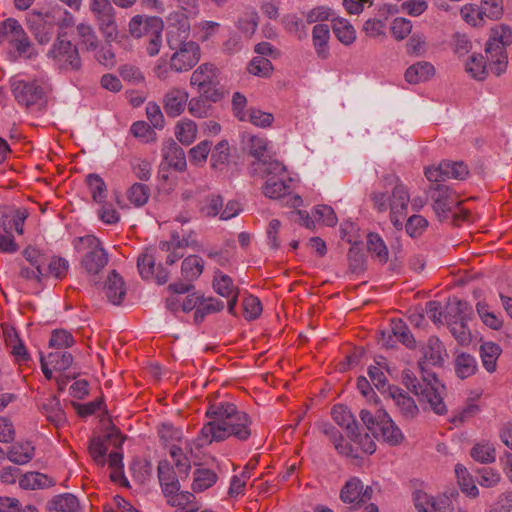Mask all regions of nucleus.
<instances>
[{
    "label": "nucleus",
    "instance_id": "nucleus-12",
    "mask_svg": "<svg viewBox=\"0 0 512 512\" xmlns=\"http://www.w3.org/2000/svg\"><path fill=\"white\" fill-rule=\"evenodd\" d=\"M204 262L197 255L186 257L181 266V274L185 282H175L168 286V289L175 294L189 293L194 289L192 281L197 279L203 272Z\"/></svg>",
    "mask_w": 512,
    "mask_h": 512
},
{
    "label": "nucleus",
    "instance_id": "nucleus-35",
    "mask_svg": "<svg viewBox=\"0 0 512 512\" xmlns=\"http://www.w3.org/2000/svg\"><path fill=\"white\" fill-rule=\"evenodd\" d=\"M313 45L319 58L327 59L329 56L328 40L330 29L327 24H317L312 30Z\"/></svg>",
    "mask_w": 512,
    "mask_h": 512
},
{
    "label": "nucleus",
    "instance_id": "nucleus-25",
    "mask_svg": "<svg viewBox=\"0 0 512 512\" xmlns=\"http://www.w3.org/2000/svg\"><path fill=\"white\" fill-rule=\"evenodd\" d=\"M389 396L405 419H414L419 409L412 397L397 386H389Z\"/></svg>",
    "mask_w": 512,
    "mask_h": 512
},
{
    "label": "nucleus",
    "instance_id": "nucleus-15",
    "mask_svg": "<svg viewBox=\"0 0 512 512\" xmlns=\"http://www.w3.org/2000/svg\"><path fill=\"white\" fill-rule=\"evenodd\" d=\"M410 194L407 187L397 179L390 199V220L397 230H402L408 213Z\"/></svg>",
    "mask_w": 512,
    "mask_h": 512
},
{
    "label": "nucleus",
    "instance_id": "nucleus-19",
    "mask_svg": "<svg viewBox=\"0 0 512 512\" xmlns=\"http://www.w3.org/2000/svg\"><path fill=\"white\" fill-rule=\"evenodd\" d=\"M137 267L140 275L144 279L154 278L158 284H164L168 281V271L161 265L155 267V256L149 249L139 255Z\"/></svg>",
    "mask_w": 512,
    "mask_h": 512
},
{
    "label": "nucleus",
    "instance_id": "nucleus-22",
    "mask_svg": "<svg viewBox=\"0 0 512 512\" xmlns=\"http://www.w3.org/2000/svg\"><path fill=\"white\" fill-rule=\"evenodd\" d=\"M249 171L252 176H259L265 181L273 178L277 182L289 178L286 167L278 160L269 163L251 162Z\"/></svg>",
    "mask_w": 512,
    "mask_h": 512
},
{
    "label": "nucleus",
    "instance_id": "nucleus-26",
    "mask_svg": "<svg viewBox=\"0 0 512 512\" xmlns=\"http://www.w3.org/2000/svg\"><path fill=\"white\" fill-rule=\"evenodd\" d=\"M104 293L108 301L114 305H120L126 296L124 279L113 270L109 273L104 285Z\"/></svg>",
    "mask_w": 512,
    "mask_h": 512
},
{
    "label": "nucleus",
    "instance_id": "nucleus-59",
    "mask_svg": "<svg viewBox=\"0 0 512 512\" xmlns=\"http://www.w3.org/2000/svg\"><path fill=\"white\" fill-rule=\"evenodd\" d=\"M455 472L458 477V483L461 491L470 497H477L479 490L474 484L473 479L468 475L466 468L461 465H457Z\"/></svg>",
    "mask_w": 512,
    "mask_h": 512
},
{
    "label": "nucleus",
    "instance_id": "nucleus-4",
    "mask_svg": "<svg viewBox=\"0 0 512 512\" xmlns=\"http://www.w3.org/2000/svg\"><path fill=\"white\" fill-rule=\"evenodd\" d=\"M74 247L83 252L80 264L89 275L99 274L108 264V254L96 236L78 237L74 240Z\"/></svg>",
    "mask_w": 512,
    "mask_h": 512
},
{
    "label": "nucleus",
    "instance_id": "nucleus-21",
    "mask_svg": "<svg viewBox=\"0 0 512 512\" xmlns=\"http://www.w3.org/2000/svg\"><path fill=\"white\" fill-rule=\"evenodd\" d=\"M375 438H382L390 445H398L403 440L401 430L395 425L385 410H379V425L373 433Z\"/></svg>",
    "mask_w": 512,
    "mask_h": 512
},
{
    "label": "nucleus",
    "instance_id": "nucleus-58",
    "mask_svg": "<svg viewBox=\"0 0 512 512\" xmlns=\"http://www.w3.org/2000/svg\"><path fill=\"white\" fill-rule=\"evenodd\" d=\"M230 149L227 141H220L212 150L211 166L214 169H222L229 162Z\"/></svg>",
    "mask_w": 512,
    "mask_h": 512
},
{
    "label": "nucleus",
    "instance_id": "nucleus-3",
    "mask_svg": "<svg viewBox=\"0 0 512 512\" xmlns=\"http://www.w3.org/2000/svg\"><path fill=\"white\" fill-rule=\"evenodd\" d=\"M512 43V28L507 24H497L490 29L485 52L491 71L499 76L508 65L506 47Z\"/></svg>",
    "mask_w": 512,
    "mask_h": 512
},
{
    "label": "nucleus",
    "instance_id": "nucleus-48",
    "mask_svg": "<svg viewBox=\"0 0 512 512\" xmlns=\"http://www.w3.org/2000/svg\"><path fill=\"white\" fill-rule=\"evenodd\" d=\"M470 455L475 461L483 464L493 463L496 460V450L489 442L475 444Z\"/></svg>",
    "mask_w": 512,
    "mask_h": 512
},
{
    "label": "nucleus",
    "instance_id": "nucleus-36",
    "mask_svg": "<svg viewBox=\"0 0 512 512\" xmlns=\"http://www.w3.org/2000/svg\"><path fill=\"white\" fill-rule=\"evenodd\" d=\"M42 412L46 419L56 428L64 426L67 422L66 414L60 406V402L55 397H50L42 405Z\"/></svg>",
    "mask_w": 512,
    "mask_h": 512
},
{
    "label": "nucleus",
    "instance_id": "nucleus-5",
    "mask_svg": "<svg viewBox=\"0 0 512 512\" xmlns=\"http://www.w3.org/2000/svg\"><path fill=\"white\" fill-rule=\"evenodd\" d=\"M49 91V85L42 80H18L12 84V92L16 101L27 108H44Z\"/></svg>",
    "mask_w": 512,
    "mask_h": 512
},
{
    "label": "nucleus",
    "instance_id": "nucleus-33",
    "mask_svg": "<svg viewBox=\"0 0 512 512\" xmlns=\"http://www.w3.org/2000/svg\"><path fill=\"white\" fill-rule=\"evenodd\" d=\"M112 435L107 434L103 437L97 436L93 437L89 443V454L93 461L98 465L103 467L106 463V454L109 448V444L111 441Z\"/></svg>",
    "mask_w": 512,
    "mask_h": 512
},
{
    "label": "nucleus",
    "instance_id": "nucleus-37",
    "mask_svg": "<svg viewBox=\"0 0 512 512\" xmlns=\"http://www.w3.org/2000/svg\"><path fill=\"white\" fill-rule=\"evenodd\" d=\"M50 511L55 512H77L80 504L78 498L71 493H63L54 496L48 503Z\"/></svg>",
    "mask_w": 512,
    "mask_h": 512
},
{
    "label": "nucleus",
    "instance_id": "nucleus-27",
    "mask_svg": "<svg viewBox=\"0 0 512 512\" xmlns=\"http://www.w3.org/2000/svg\"><path fill=\"white\" fill-rule=\"evenodd\" d=\"M157 472L164 495H169L180 490L177 473L169 461H160L158 463Z\"/></svg>",
    "mask_w": 512,
    "mask_h": 512
},
{
    "label": "nucleus",
    "instance_id": "nucleus-42",
    "mask_svg": "<svg viewBox=\"0 0 512 512\" xmlns=\"http://www.w3.org/2000/svg\"><path fill=\"white\" fill-rule=\"evenodd\" d=\"M151 189L148 185L140 182L133 183L126 191L128 201L134 207H143L149 201Z\"/></svg>",
    "mask_w": 512,
    "mask_h": 512
},
{
    "label": "nucleus",
    "instance_id": "nucleus-47",
    "mask_svg": "<svg viewBox=\"0 0 512 512\" xmlns=\"http://www.w3.org/2000/svg\"><path fill=\"white\" fill-rule=\"evenodd\" d=\"M390 332L405 346L412 348L415 345V339L409 328L402 319H392L390 323Z\"/></svg>",
    "mask_w": 512,
    "mask_h": 512
},
{
    "label": "nucleus",
    "instance_id": "nucleus-52",
    "mask_svg": "<svg viewBox=\"0 0 512 512\" xmlns=\"http://www.w3.org/2000/svg\"><path fill=\"white\" fill-rule=\"evenodd\" d=\"M331 415L333 420L341 427L346 428L349 433L353 429H358L355 419L349 409L344 405H335L332 408Z\"/></svg>",
    "mask_w": 512,
    "mask_h": 512
},
{
    "label": "nucleus",
    "instance_id": "nucleus-18",
    "mask_svg": "<svg viewBox=\"0 0 512 512\" xmlns=\"http://www.w3.org/2000/svg\"><path fill=\"white\" fill-rule=\"evenodd\" d=\"M292 179L289 177L286 180H279L274 182L273 178L266 180L262 189L265 196L271 199H280L288 196L287 204L293 208L302 205V198L299 195L290 196L291 194Z\"/></svg>",
    "mask_w": 512,
    "mask_h": 512
},
{
    "label": "nucleus",
    "instance_id": "nucleus-41",
    "mask_svg": "<svg viewBox=\"0 0 512 512\" xmlns=\"http://www.w3.org/2000/svg\"><path fill=\"white\" fill-rule=\"evenodd\" d=\"M34 451L30 442L15 443L7 451V458L15 464L23 465L34 457Z\"/></svg>",
    "mask_w": 512,
    "mask_h": 512
},
{
    "label": "nucleus",
    "instance_id": "nucleus-16",
    "mask_svg": "<svg viewBox=\"0 0 512 512\" xmlns=\"http://www.w3.org/2000/svg\"><path fill=\"white\" fill-rule=\"evenodd\" d=\"M28 24L40 44L48 43L55 34L56 22L50 13L33 11L29 14Z\"/></svg>",
    "mask_w": 512,
    "mask_h": 512
},
{
    "label": "nucleus",
    "instance_id": "nucleus-38",
    "mask_svg": "<svg viewBox=\"0 0 512 512\" xmlns=\"http://www.w3.org/2000/svg\"><path fill=\"white\" fill-rule=\"evenodd\" d=\"M157 434L161 444L165 448L169 449L173 446H179V443H181L183 439L182 430L170 423L159 424L157 427Z\"/></svg>",
    "mask_w": 512,
    "mask_h": 512
},
{
    "label": "nucleus",
    "instance_id": "nucleus-20",
    "mask_svg": "<svg viewBox=\"0 0 512 512\" xmlns=\"http://www.w3.org/2000/svg\"><path fill=\"white\" fill-rule=\"evenodd\" d=\"M413 502L418 512H445L450 503L444 495L434 497L421 489L413 492Z\"/></svg>",
    "mask_w": 512,
    "mask_h": 512
},
{
    "label": "nucleus",
    "instance_id": "nucleus-14",
    "mask_svg": "<svg viewBox=\"0 0 512 512\" xmlns=\"http://www.w3.org/2000/svg\"><path fill=\"white\" fill-rule=\"evenodd\" d=\"M168 22L166 40L169 48L185 46L186 43H190L191 25L186 14L182 12L171 13Z\"/></svg>",
    "mask_w": 512,
    "mask_h": 512
},
{
    "label": "nucleus",
    "instance_id": "nucleus-32",
    "mask_svg": "<svg viewBox=\"0 0 512 512\" xmlns=\"http://www.w3.org/2000/svg\"><path fill=\"white\" fill-rule=\"evenodd\" d=\"M435 74L434 66L426 61L411 65L405 72V79L411 84L427 81Z\"/></svg>",
    "mask_w": 512,
    "mask_h": 512
},
{
    "label": "nucleus",
    "instance_id": "nucleus-61",
    "mask_svg": "<svg viewBox=\"0 0 512 512\" xmlns=\"http://www.w3.org/2000/svg\"><path fill=\"white\" fill-rule=\"evenodd\" d=\"M75 344L73 335L64 329H56L52 332L49 345L56 350H63Z\"/></svg>",
    "mask_w": 512,
    "mask_h": 512
},
{
    "label": "nucleus",
    "instance_id": "nucleus-6",
    "mask_svg": "<svg viewBox=\"0 0 512 512\" xmlns=\"http://www.w3.org/2000/svg\"><path fill=\"white\" fill-rule=\"evenodd\" d=\"M3 43L13 47L20 57L31 58L35 54L28 35L14 18L0 22V44Z\"/></svg>",
    "mask_w": 512,
    "mask_h": 512
},
{
    "label": "nucleus",
    "instance_id": "nucleus-45",
    "mask_svg": "<svg viewBox=\"0 0 512 512\" xmlns=\"http://www.w3.org/2000/svg\"><path fill=\"white\" fill-rule=\"evenodd\" d=\"M169 455L172 458L177 473L180 478H188L192 468L189 457L184 453L180 446H173L169 449Z\"/></svg>",
    "mask_w": 512,
    "mask_h": 512
},
{
    "label": "nucleus",
    "instance_id": "nucleus-46",
    "mask_svg": "<svg viewBox=\"0 0 512 512\" xmlns=\"http://www.w3.org/2000/svg\"><path fill=\"white\" fill-rule=\"evenodd\" d=\"M363 489L362 482L357 477L349 479L340 491V499L344 503L360 504V495Z\"/></svg>",
    "mask_w": 512,
    "mask_h": 512
},
{
    "label": "nucleus",
    "instance_id": "nucleus-54",
    "mask_svg": "<svg viewBox=\"0 0 512 512\" xmlns=\"http://www.w3.org/2000/svg\"><path fill=\"white\" fill-rule=\"evenodd\" d=\"M368 251L374 255L380 262L385 263L388 260V249L383 239L377 233H369L367 236Z\"/></svg>",
    "mask_w": 512,
    "mask_h": 512
},
{
    "label": "nucleus",
    "instance_id": "nucleus-39",
    "mask_svg": "<svg viewBox=\"0 0 512 512\" xmlns=\"http://www.w3.org/2000/svg\"><path fill=\"white\" fill-rule=\"evenodd\" d=\"M198 133L197 125L191 119L184 118L175 125V137L183 145L192 144Z\"/></svg>",
    "mask_w": 512,
    "mask_h": 512
},
{
    "label": "nucleus",
    "instance_id": "nucleus-60",
    "mask_svg": "<svg viewBox=\"0 0 512 512\" xmlns=\"http://www.w3.org/2000/svg\"><path fill=\"white\" fill-rule=\"evenodd\" d=\"M447 326L459 345L467 346L471 343L472 335L467 326V321L452 322Z\"/></svg>",
    "mask_w": 512,
    "mask_h": 512
},
{
    "label": "nucleus",
    "instance_id": "nucleus-51",
    "mask_svg": "<svg viewBox=\"0 0 512 512\" xmlns=\"http://www.w3.org/2000/svg\"><path fill=\"white\" fill-rule=\"evenodd\" d=\"M167 497V503L173 507H177V510H183L188 508L198 507V503L196 502V498L191 492H174L169 495H165Z\"/></svg>",
    "mask_w": 512,
    "mask_h": 512
},
{
    "label": "nucleus",
    "instance_id": "nucleus-2",
    "mask_svg": "<svg viewBox=\"0 0 512 512\" xmlns=\"http://www.w3.org/2000/svg\"><path fill=\"white\" fill-rule=\"evenodd\" d=\"M205 415L210 421L200 430L198 440L201 444L221 442L230 437L244 442L252 435L251 417L233 403H213L209 405Z\"/></svg>",
    "mask_w": 512,
    "mask_h": 512
},
{
    "label": "nucleus",
    "instance_id": "nucleus-43",
    "mask_svg": "<svg viewBox=\"0 0 512 512\" xmlns=\"http://www.w3.org/2000/svg\"><path fill=\"white\" fill-rule=\"evenodd\" d=\"M224 309V302L213 297H201L200 303L194 314V321L201 323L207 315L220 312Z\"/></svg>",
    "mask_w": 512,
    "mask_h": 512
},
{
    "label": "nucleus",
    "instance_id": "nucleus-34",
    "mask_svg": "<svg viewBox=\"0 0 512 512\" xmlns=\"http://www.w3.org/2000/svg\"><path fill=\"white\" fill-rule=\"evenodd\" d=\"M218 480L217 473L209 468L198 467L193 472L192 490L195 493L203 492L212 487Z\"/></svg>",
    "mask_w": 512,
    "mask_h": 512
},
{
    "label": "nucleus",
    "instance_id": "nucleus-40",
    "mask_svg": "<svg viewBox=\"0 0 512 512\" xmlns=\"http://www.w3.org/2000/svg\"><path fill=\"white\" fill-rule=\"evenodd\" d=\"M163 157L168 165L177 171H184L187 167L184 150L175 142L170 143L163 150Z\"/></svg>",
    "mask_w": 512,
    "mask_h": 512
},
{
    "label": "nucleus",
    "instance_id": "nucleus-11",
    "mask_svg": "<svg viewBox=\"0 0 512 512\" xmlns=\"http://www.w3.org/2000/svg\"><path fill=\"white\" fill-rule=\"evenodd\" d=\"M424 174L431 182H441L450 178L464 180L469 175V169L462 161L444 160L437 166L426 167Z\"/></svg>",
    "mask_w": 512,
    "mask_h": 512
},
{
    "label": "nucleus",
    "instance_id": "nucleus-24",
    "mask_svg": "<svg viewBox=\"0 0 512 512\" xmlns=\"http://www.w3.org/2000/svg\"><path fill=\"white\" fill-rule=\"evenodd\" d=\"M151 25L163 27V21L154 16L135 15L128 23V31L133 38H146L154 30Z\"/></svg>",
    "mask_w": 512,
    "mask_h": 512
},
{
    "label": "nucleus",
    "instance_id": "nucleus-62",
    "mask_svg": "<svg viewBox=\"0 0 512 512\" xmlns=\"http://www.w3.org/2000/svg\"><path fill=\"white\" fill-rule=\"evenodd\" d=\"M413 25L409 19L396 17L391 22L390 31L396 41L404 40L412 31Z\"/></svg>",
    "mask_w": 512,
    "mask_h": 512
},
{
    "label": "nucleus",
    "instance_id": "nucleus-44",
    "mask_svg": "<svg viewBox=\"0 0 512 512\" xmlns=\"http://www.w3.org/2000/svg\"><path fill=\"white\" fill-rule=\"evenodd\" d=\"M268 140L264 137L252 136L249 139L248 153L254 158L252 162L269 163L272 162L270 156L267 155Z\"/></svg>",
    "mask_w": 512,
    "mask_h": 512
},
{
    "label": "nucleus",
    "instance_id": "nucleus-64",
    "mask_svg": "<svg viewBox=\"0 0 512 512\" xmlns=\"http://www.w3.org/2000/svg\"><path fill=\"white\" fill-rule=\"evenodd\" d=\"M272 70L273 66L271 61L262 56L254 57L248 65L249 73L255 76L268 77L272 73Z\"/></svg>",
    "mask_w": 512,
    "mask_h": 512
},
{
    "label": "nucleus",
    "instance_id": "nucleus-28",
    "mask_svg": "<svg viewBox=\"0 0 512 512\" xmlns=\"http://www.w3.org/2000/svg\"><path fill=\"white\" fill-rule=\"evenodd\" d=\"M472 315L471 306L456 298L449 300L444 313V319L447 325L452 322L468 321Z\"/></svg>",
    "mask_w": 512,
    "mask_h": 512
},
{
    "label": "nucleus",
    "instance_id": "nucleus-49",
    "mask_svg": "<svg viewBox=\"0 0 512 512\" xmlns=\"http://www.w3.org/2000/svg\"><path fill=\"white\" fill-rule=\"evenodd\" d=\"M22 255L28 266L34 268L39 273H45L44 267L47 263L46 254L33 246H27L23 251Z\"/></svg>",
    "mask_w": 512,
    "mask_h": 512
},
{
    "label": "nucleus",
    "instance_id": "nucleus-29",
    "mask_svg": "<svg viewBox=\"0 0 512 512\" xmlns=\"http://www.w3.org/2000/svg\"><path fill=\"white\" fill-rule=\"evenodd\" d=\"M453 364L455 374L462 380L473 376L478 370L476 358L465 352L457 353Z\"/></svg>",
    "mask_w": 512,
    "mask_h": 512
},
{
    "label": "nucleus",
    "instance_id": "nucleus-50",
    "mask_svg": "<svg viewBox=\"0 0 512 512\" xmlns=\"http://www.w3.org/2000/svg\"><path fill=\"white\" fill-rule=\"evenodd\" d=\"M76 30L79 42L86 50L95 51L98 48L99 39L91 25L80 23Z\"/></svg>",
    "mask_w": 512,
    "mask_h": 512
},
{
    "label": "nucleus",
    "instance_id": "nucleus-63",
    "mask_svg": "<svg viewBox=\"0 0 512 512\" xmlns=\"http://www.w3.org/2000/svg\"><path fill=\"white\" fill-rule=\"evenodd\" d=\"M130 167L133 174L143 182L149 181L152 176V163L143 158L131 160Z\"/></svg>",
    "mask_w": 512,
    "mask_h": 512
},
{
    "label": "nucleus",
    "instance_id": "nucleus-30",
    "mask_svg": "<svg viewBox=\"0 0 512 512\" xmlns=\"http://www.w3.org/2000/svg\"><path fill=\"white\" fill-rule=\"evenodd\" d=\"M55 480L40 472H27L19 478V485L26 490L45 489L55 485Z\"/></svg>",
    "mask_w": 512,
    "mask_h": 512
},
{
    "label": "nucleus",
    "instance_id": "nucleus-53",
    "mask_svg": "<svg viewBox=\"0 0 512 512\" xmlns=\"http://www.w3.org/2000/svg\"><path fill=\"white\" fill-rule=\"evenodd\" d=\"M333 31L338 40L345 45L352 44L356 39L353 26L345 19H335Z\"/></svg>",
    "mask_w": 512,
    "mask_h": 512
},
{
    "label": "nucleus",
    "instance_id": "nucleus-1",
    "mask_svg": "<svg viewBox=\"0 0 512 512\" xmlns=\"http://www.w3.org/2000/svg\"><path fill=\"white\" fill-rule=\"evenodd\" d=\"M445 357H447V351L444 344L438 337L431 336L423 347V357L418 362L422 381H419L411 370L407 369L402 373L404 386L418 397L419 402H426L431 410L439 415L447 411L441 396L444 386L430 366L442 367Z\"/></svg>",
    "mask_w": 512,
    "mask_h": 512
},
{
    "label": "nucleus",
    "instance_id": "nucleus-7",
    "mask_svg": "<svg viewBox=\"0 0 512 512\" xmlns=\"http://www.w3.org/2000/svg\"><path fill=\"white\" fill-rule=\"evenodd\" d=\"M48 57L54 64L64 71H79L82 68V61L79 50L71 41L65 40L58 35L52 48L48 52Z\"/></svg>",
    "mask_w": 512,
    "mask_h": 512
},
{
    "label": "nucleus",
    "instance_id": "nucleus-8",
    "mask_svg": "<svg viewBox=\"0 0 512 512\" xmlns=\"http://www.w3.org/2000/svg\"><path fill=\"white\" fill-rule=\"evenodd\" d=\"M218 69L212 63H203L191 75L190 84L197 86L199 93L211 102L221 99L222 93L217 88Z\"/></svg>",
    "mask_w": 512,
    "mask_h": 512
},
{
    "label": "nucleus",
    "instance_id": "nucleus-55",
    "mask_svg": "<svg viewBox=\"0 0 512 512\" xmlns=\"http://www.w3.org/2000/svg\"><path fill=\"white\" fill-rule=\"evenodd\" d=\"M86 183L93 200L102 203L107 196V187L104 180L97 174H89L86 177Z\"/></svg>",
    "mask_w": 512,
    "mask_h": 512
},
{
    "label": "nucleus",
    "instance_id": "nucleus-17",
    "mask_svg": "<svg viewBox=\"0 0 512 512\" xmlns=\"http://www.w3.org/2000/svg\"><path fill=\"white\" fill-rule=\"evenodd\" d=\"M213 288L217 294L227 298L228 312L235 315L239 297V288L234 285L232 278L219 270L215 271Z\"/></svg>",
    "mask_w": 512,
    "mask_h": 512
},
{
    "label": "nucleus",
    "instance_id": "nucleus-57",
    "mask_svg": "<svg viewBox=\"0 0 512 512\" xmlns=\"http://www.w3.org/2000/svg\"><path fill=\"white\" fill-rule=\"evenodd\" d=\"M212 142L203 140L196 146L192 147L188 152L189 161L196 166H202L207 160L211 151Z\"/></svg>",
    "mask_w": 512,
    "mask_h": 512
},
{
    "label": "nucleus",
    "instance_id": "nucleus-56",
    "mask_svg": "<svg viewBox=\"0 0 512 512\" xmlns=\"http://www.w3.org/2000/svg\"><path fill=\"white\" fill-rule=\"evenodd\" d=\"M47 358L50 366L56 371H65L70 368L73 363L72 354L64 350L50 352Z\"/></svg>",
    "mask_w": 512,
    "mask_h": 512
},
{
    "label": "nucleus",
    "instance_id": "nucleus-23",
    "mask_svg": "<svg viewBox=\"0 0 512 512\" xmlns=\"http://www.w3.org/2000/svg\"><path fill=\"white\" fill-rule=\"evenodd\" d=\"M189 94L181 88H171L163 97V108L168 117L175 118L181 115L187 105Z\"/></svg>",
    "mask_w": 512,
    "mask_h": 512
},
{
    "label": "nucleus",
    "instance_id": "nucleus-9",
    "mask_svg": "<svg viewBox=\"0 0 512 512\" xmlns=\"http://www.w3.org/2000/svg\"><path fill=\"white\" fill-rule=\"evenodd\" d=\"M89 9L94 16L99 31L107 40H115L118 35L116 12L110 0H91Z\"/></svg>",
    "mask_w": 512,
    "mask_h": 512
},
{
    "label": "nucleus",
    "instance_id": "nucleus-13",
    "mask_svg": "<svg viewBox=\"0 0 512 512\" xmlns=\"http://www.w3.org/2000/svg\"><path fill=\"white\" fill-rule=\"evenodd\" d=\"M170 49L174 51L170 57L171 67L174 72H187L200 61L201 48L195 41H190V43H186L185 46L182 45Z\"/></svg>",
    "mask_w": 512,
    "mask_h": 512
},
{
    "label": "nucleus",
    "instance_id": "nucleus-31",
    "mask_svg": "<svg viewBox=\"0 0 512 512\" xmlns=\"http://www.w3.org/2000/svg\"><path fill=\"white\" fill-rule=\"evenodd\" d=\"M480 358L485 370L493 373L497 369V360L502 353L500 345L494 342H484L479 348Z\"/></svg>",
    "mask_w": 512,
    "mask_h": 512
},
{
    "label": "nucleus",
    "instance_id": "nucleus-10",
    "mask_svg": "<svg viewBox=\"0 0 512 512\" xmlns=\"http://www.w3.org/2000/svg\"><path fill=\"white\" fill-rule=\"evenodd\" d=\"M429 194L433 201V209L441 221L448 219L451 213L461 204L459 195L444 184L432 186Z\"/></svg>",
    "mask_w": 512,
    "mask_h": 512
}]
</instances>
